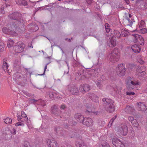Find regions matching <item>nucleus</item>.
Segmentation results:
<instances>
[{
	"label": "nucleus",
	"mask_w": 147,
	"mask_h": 147,
	"mask_svg": "<svg viewBox=\"0 0 147 147\" xmlns=\"http://www.w3.org/2000/svg\"><path fill=\"white\" fill-rule=\"evenodd\" d=\"M102 101L105 104V109L109 113L113 112L115 110V106L113 104V101L111 99L103 98Z\"/></svg>",
	"instance_id": "nucleus-1"
},
{
	"label": "nucleus",
	"mask_w": 147,
	"mask_h": 147,
	"mask_svg": "<svg viewBox=\"0 0 147 147\" xmlns=\"http://www.w3.org/2000/svg\"><path fill=\"white\" fill-rule=\"evenodd\" d=\"M110 60L112 63H115L119 60V55L118 54V50L117 48H115L109 55Z\"/></svg>",
	"instance_id": "nucleus-2"
},
{
	"label": "nucleus",
	"mask_w": 147,
	"mask_h": 147,
	"mask_svg": "<svg viewBox=\"0 0 147 147\" xmlns=\"http://www.w3.org/2000/svg\"><path fill=\"white\" fill-rule=\"evenodd\" d=\"M140 83L137 80L131 78H128L126 81L127 87L129 89H133V87L139 85Z\"/></svg>",
	"instance_id": "nucleus-3"
},
{
	"label": "nucleus",
	"mask_w": 147,
	"mask_h": 147,
	"mask_svg": "<svg viewBox=\"0 0 147 147\" xmlns=\"http://www.w3.org/2000/svg\"><path fill=\"white\" fill-rule=\"evenodd\" d=\"M125 68L124 65L123 64H120L118 65L116 68V73L119 76H123L125 74Z\"/></svg>",
	"instance_id": "nucleus-4"
},
{
	"label": "nucleus",
	"mask_w": 147,
	"mask_h": 147,
	"mask_svg": "<svg viewBox=\"0 0 147 147\" xmlns=\"http://www.w3.org/2000/svg\"><path fill=\"white\" fill-rule=\"evenodd\" d=\"M81 121L83 124L87 126H90L92 125L93 121L92 119L90 118H84L83 116L80 117Z\"/></svg>",
	"instance_id": "nucleus-5"
},
{
	"label": "nucleus",
	"mask_w": 147,
	"mask_h": 147,
	"mask_svg": "<svg viewBox=\"0 0 147 147\" xmlns=\"http://www.w3.org/2000/svg\"><path fill=\"white\" fill-rule=\"evenodd\" d=\"M112 143L116 147H125L124 144L117 138H115L113 140Z\"/></svg>",
	"instance_id": "nucleus-6"
},
{
	"label": "nucleus",
	"mask_w": 147,
	"mask_h": 147,
	"mask_svg": "<svg viewBox=\"0 0 147 147\" xmlns=\"http://www.w3.org/2000/svg\"><path fill=\"white\" fill-rule=\"evenodd\" d=\"M3 32L5 34H11L13 36H16L18 35L17 32H16L14 31L10 30L6 27H4L3 28Z\"/></svg>",
	"instance_id": "nucleus-7"
},
{
	"label": "nucleus",
	"mask_w": 147,
	"mask_h": 147,
	"mask_svg": "<svg viewBox=\"0 0 147 147\" xmlns=\"http://www.w3.org/2000/svg\"><path fill=\"white\" fill-rule=\"evenodd\" d=\"M133 40L135 43H139L140 42V41L143 42L144 41L143 38L141 36L138 34H133Z\"/></svg>",
	"instance_id": "nucleus-8"
},
{
	"label": "nucleus",
	"mask_w": 147,
	"mask_h": 147,
	"mask_svg": "<svg viewBox=\"0 0 147 147\" xmlns=\"http://www.w3.org/2000/svg\"><path fill=\"white\" fill-rule=\"evenodd\" d=\"M127 127L126 125H124L119 129L118 132V134L121 135L125 136L127 134Z\"/></svg>",
	"instance_id": "nucleus-9"
},
{
	"label": "nucleus",
	"mask_w": 147,
	"mask_h": 147,
	"mask_svg": "<svg viewBox=\"0 0 147 147\" xmlns=\"http://www.w3.org/2000/svg\"><path fill=\"white\" fill-rule=\"evenodd\" d=\"M90 89V86L87 84H82L80 88V91L83 93L85 92H87L89 91Z\"/></svg>",
	"instance_id": "nucleus-10"
},
{
	"label": "nucleus",
	"mask_w": 147,
	"mask_h": 147,
	"mask_svg": "<svg viewBox=\"0 0 147 147\" xmlns=\"http://www.w3.org/2000/svg\"><path fill=\"white\" fill-rule=\"evenodd\" d=\"M47 142V145L49 147H58L57 142L54 140H48Z\"/></svg>",
	"instance_id": "nucleus-11"
},
{
	"label": "nucleus",
	"mask_w": 147,
	"mask_h": 147,
	"mask_svg": "<svg viewBox=\"0 0 147 147\" xmlns=\"http://www.w3.org/2000/svg\"><path fill=\"white\" fill-rule=\"evenodd\" d=\"M24 45L22 43L21 46H16L14 47V49L15 50L16 53H20L24 51Z\"/></svg>",
	"instance_id": "nucleus-12"
},
{
	"label": "nucleus",
	"mask_w": 147,
	"mask_h": 147,
	"mask_svg": "<svg viewBox=\"0 0 147 147\" xmlns=\"http://www.w3.org/2000/svg\"><path fill=\"white\" fill-rule=\"evenodd\" d=\"M128 119L132 123V125L136 127H138L139 125L138 123L137 122L136 119H134L132 117L129 116L128 117Z\"/></svg>",
	"instance_id": "nucleus-13"
},
{
	"label": "nucleus",
	"mask_w": 147,
	"mask_h": 147,
	"mask_svg": "<svg viewBox=\"0 0 147 147\" xmlns=\"http://www.w3.org/2000/svg\"><path fill=\"white\" fill-rule=\"evenodd\" d=\"M88 96L90 98L95 102H98L99 100V98L94 94L92 93H89Z\"/></svg>",
	"instance_id": "nucleus-14"
},
{
	"label": "nucleus",
	"mask_w": 147,
	"mask_h": 147,
	"mask_svg": "<svg viewBox=\"0 0 147 147\" xmlns=\"http://www.w3.org/2000/svg\"><path fill=\"white\" fill-rule=\"evenodd\" d=\"M137 107L138 108L139 110H141L142 111H145L146 109V107L144 104L141 102L137 103Z\"/></svg>",
	"instance_id": "nucleus-15"
},
{
	"label": "nucleus",
	"mask_w": 147,
	"mask_h": 147,
	"mask_svg": "<svg viewBox=\"0 0 147 147\" xmlns=\"http://www.w3.org/2000/svg\"><path fill=\"white\" fill-rule=\"evenodd\" d=\"M9 65L8 63L6 62L5 59H4L3 60V63L2 65V67L3 70L5 72H8V68Z\"/></svg>",
	"instance_id": "nucleus-16"
},
{
	"label": "nucleus",
	"mask_w": 147,
	"mask_h": 147,
	"mask_svg": "<svg viewBox=\"0 0 147 147\" xmlns=\"http://www.w3.org/2000/svg\"><path fill=\"white\" fill-rule=\"evenodd\" d=\"M132 50L136 53H138L140 51V49L139 47L137 45H134L131 47Z\"/></svg>",
	"instance_id": "nucleus-17"
},
{
	"label": "nucleus",
	"mask_w": 147,
	"mask_h": 147,
	"mask_svg": "<svg viewBox=\"0 0 147 147\" xmlns=\"http://www.w3.org/2000/svg\"><path fill=\"white\" fill-rule=\"evenodd\" d=\"M49 96L51 98H57L58 96V94L55 92H50L49 94Z\"/></svg>",
	"instance_id": "nucleus-18"
},
{
	"label": "nucleus",
	"mask_w": 147,
	"mask_h": 147,
	"mask_svg": "<svg viewBox=\"0 0 147 147\" xmlns=\"http://www.w3.org/2000/svg\"><path fill=\"white\" fill-rule=\"evenodd\" d=\"M139 69L137 70L136 72V75L138 77L142 76L144 75L145 72L143 71H141L140 70L139 71Z\"/></svg>",
	"instance_id": "nucleus-19"
},
{
	"label": "nucleus",
	"mask_w": 147,
	"mask_h": 147,
	"mask_svg": "<svg viewBox=\"0 0 147 147\" xmlns=\"http://www.w3.org/2000/svg\"><path fill=\"white\" fill-rule=\"evenodd\" d=\"M121 34L120 32L117 30L114 31V34L112 36L113 38H115V36L117 37L118 38H120Z\"/></svg>",
	"instance_id": "nucleus-20"
},
{
	"label": "nucleus",
	"mask_w": 147,
	"mask_h": 147,
	"mask_svg": "<svg viewBox=\"0 0 147 147\" xmlns=\"http://www.w3.org/2000/svg\"><path fill=\"white\" fill-rule=\"evenodd\" d=\"M83 116L82 115H81L79 113H77V114H76L74 115V117L75 118L77 119L78 121H79V122L81 123L82 121H81V119H80V117Z\"/></svg>",
	"instance_id": "nucleus-21"
},
{
	"label": "nucleus",
	"mask_w": 147,
	"mask_h": 147,
	"mask_svg": "<svg viewBox=\"0 0 147 147\" xmlns=\"http://www.w3.org/2000/svg\"><path fill=\"white\" fill-rule=\"evenodd\" d=\"M4 44L3 41L0 39V52H2L4 50Z\"/></svg>",
	"instance_id": "nucleus-22"
},
{
	"label": "nucleus",
	"mask_w": 147,
	"mask_h": 147,
	"mask_svg": "<svg viewBox=\"0 0 147 147\" xmlns=\"http://www.w3.org/2000/svg\"><path fill=\"white\" fill-rule=\"evenodd\" d=\"M128 34L127 31L125 29H122L121 30V35L123 37L126 36Z\"/></svg>",
	"instance_id": "nucleus-23"
},
{
	"label": "nucleus",
	"mask_w": 147,
	"mask_h": 147,
	"mask_svg": "<svg viewBox=\"0 0 147 147\" xmlns=\"http://www.w3.org/2000/svg\"><path fill=\"white\" fill-rule=\"evenodd\" d=\"M14 42L12 39H10L7 41V45L8 47H11L13 45Z\"/></svg>",
	"instance_id": "nucleus-24"
},
{
	"label": "nucleus",
	"mask_w": 147,
	"mask_h": 147,
	"mask_svg": "<svg viewBox=\"0 0 147 147\" xmlns=\"http://www.w3.org/2000/svg\"><path fill=\"white\" fill-rule=\"evenodd\" d=\"M21 117L24 119L25 121H28V118L27 117L24 111H22L21 112Z\"/></svg>",
	"instance_id": "nucleus-25"
},
{
	"label": "nucleus",
	"mask_w": 147,
	"mask_h": 147,
	"mask_svg": "<svg viewBox=\"0 0 147 147\" xmlns=\"http://www.w3.org/2000/svg\"><path fill=\"white\" fill-rule=\"evenodd\" d=\"M132 110V108L128 106H127L125 109V112L127 113H130Z\"/></svg>",
	"instance_id": "nucleus-26"
},
{
	"label": "nucleus",
	"mask_w": 147,
	"mask_h": 147,
	"mask_svg": "<svg viewBox=\"0 0 147 147\" xmlns=\"http://www.w3.org/2000/svg\"><path fill=\"white\" fill-rule=\"evenodd\" d=\"M138 61L141 64H143L144 63V61L142 59V56H139L137 58Z\"/></svg>",
	"instance_id": "nucleus-27"
},
{
	"label": "nucleus",
	"mask_w": 147,
	"mask_h": 147,
	"mask_svg": "<svg viewBox=\"0 0 147 147\" xmlns=\"http://www.w3.org/2000/svg\"><path fill=\"white\" fill-rule=\"evenodd\" d=\"M17 13H14L9 15V17L12 19H16L17 18Z\"/></svg>",
	"instance_id": "nucleus-28"
},
{
	"label": "nucleus",
	"mask_w": 147,
	"mask_h": 147,
	"mask_svg": "<svg viewBox=\"0 0 147 147\" xmlns=\"http://www.w3.org/2000/svg\"><path fill=\"white\" fill-rule=\"evenodd\" d=\"M29 101L30 102L32 103H35L36 102H42V101L41 100H36L34 99H30L29 100Z\"/></svg>",
	"instance_id": "nucleus-29"
},
{
	"label": "nucleus",
	"mask_w": 147,
	"mask_h": 147,
	"mask_svg": "<svg viewBox=\"0 0 147 147\" xmlns=\"http://www.w3.org/2000/svg\"><path fill=\"white\" fill-rule=\"evenodd\" d=\"M111 43L112 46H115L116 45V39L112 38V39L111 40Z\"/></svg>",
	"instance_id": "nucleus-30"
},
{
	"label": "nucleus",
	"mask_w": 147,
	"mask_h": 147,
	"mask_svg": "<svg viewBox=\"0 0 147 147\" xmlns=\"http://www.w3.org/2000/svg\"><path fill=\"white\" fill-rule=\"evenodd\" d=\"M91 109V107H90L89 108H87V111H88V113H93L95 115H97L98 113V112H95L94 111V110L93 109L92 110Z\"/></svg>",
	"instance_id": "nucleus-31"
},
{
	"label": "nucleus",
	"mask_w": 147,
	"mask_h": 147,
	"mask_svg": "<svg viewBox=\"0 0 147 147\" xmlns=\"http://www.w3.org/2000/svg\"><path fill=\"white\" fill-rule=\"evenodd\" d=\"M4 122L7 124L11 123L12 122L11 119L9 118H7L4 119Z\"/></svg>",
	"instance_id": "nucleus-32"
},
{
	"label": "nucleus",
	"mask_w": 147,
	"mask_h": 147,
	"mask_svg": "<svg viewBox=\"0 0 147 147\" xmlns=\"http://www.w3.org/2000/svg\"><path fill=\"white\" fill-rule=\"evenodd\" d=\"M78 90L76 88H74L72 89L71 90V93L73 94H76Z\"/></svg>",
	"instance_id": "nucleus-33"
},
{
	"label": "nucleus",
	"mask_w": 147,
	"mask_h": 147,
	"mask_svg": "<svg viewBox=\"0 0 147 147\" xmlns=\"http://www.w3.org/2000/svg\"><path fill=\"white\" fill-rule=\"evenodd\" d=\"M105 26L107 32V33H109L110 30V28L109 24L107 23H106L105 24Z\"/></svg>",
	"instance_id": "nucleus-34"
},
{
	"label": "nucleus",
	"mask_w": 147,
	"mask_h": 147,
	"mask_svg": "<svg viewBox=\"0 0 147 147\" xmlns=\"http://www.w3.org/2000/svg\"><path fill=\"white\" fill-rule=\"evenodd\" d=\"M140 30H139V32L141 33L144 34L147 32V29L146 28H144L140 29Z\"/></svg>",
	"instance_id": "nucleus-35"
},
{
	"label": "nucleus",
	"mask_w": 147,
	"mask_h": 147,
	"mask_svg": "<svg viewBox=\"0 0 147 147\" xmlns=\"http://www.w3.org/2000/svg\"><path fill=\"white\" fill-rule=\"evenodd\" d=\"M76 145L77 147H87V146L85 145L84 144H81L78 142L76 143Z\"/></svg>",
	"instance_id": "nucleus-36"
},
{
	"label": "nucleus",
	"mask_w": 147,
	"mask_h": 147,
	"mask_svg": "<svg viewBox=\"0 0 147 147\" xmlns=\"http://www.w3.org/2000/svg\"><path fill=\"white\" fill-rule=\"evenodd\" d=\"M139 27L141 28L142 27H144L145 25V22L143 20H141L139 23Z\"/></svg>",
	"instance_id": "nucleus-37"
},
{
	"label": "nucleus",
	"mask_w": 147,
	"mask_h": 147,
	"mask_svg": "<svg viewBox=\"0 0 147 147\" xmlns=\"http://www.w3.org/2000/svg\"><path fill=\"white\" fill-rule=\"evenodd\" d=\"M115 118V117H114L113 118H112L109 121V124L108 125V127H110L111 126L112 123L114 121V120Z\"/></svg>",
	"instance_id": "nucleus-38"
},
{
	"label": "nucleus",
	"mask_w": 147,
	"mask_h": 147,
	"mask_svg": "<svg viewBox=\"0 0 147 147\" xmlns=\"http://www.w3.org/2000/svg\"><path fill=\"white\" fill-rule=\"evenodd\" d=\"M15 125L16 126H24V123L21 122H18L15 124Z\"/></svg>",
	"instance_id": "nucleus-39"
},
{
	"label": "nucleus",
	"mask_w": 147,
	"mask_h": 147,
	"mask_svg": "<svg viewBox=\"0 0 147 147\" xmlns=\"http://www.w3.org/2000/svg\"><path fill=\"white\" fill-rule=\"evenodd\" d=\"M48 64H49L48 63H47L46 65L45 66V68H44V71L43 73L42 74H39V75L40 76H42L44 75L45 74V71H46V69H47V66L48 65Z\"/></svg>",
	"instance_id": "nucleus-40"
},
{
	"label": "nucleus",
	"mask_w": 147,
	"mask_h": 147,
	"mask_svg": "<svg viewBox=\"0 0 147 147\" xmlns=\"http://www.w3.org/2000/svg\"><path fill=\"white\" fill-rule=\"evenodd\" d=\"M21 3L24 5H27V2L26 0H22Z\"/></svg>",
	"instance_id": "nucleus-41"
},
{
	"label": "nucleus",
	"mask_w": 147,
	"mask_h": 147,
	"mask_svg": "<svg viewBox=\"0 0 147 147\" xmlns=\"http://www.w3.org/2000/svg\"><path fill=\"white\" fill-rule=\"evenodd\" d=\"M126 94L127 95H134L135 94V93L133 92H127Z\"/></svg>",
	"instance_id": "nucleus-42"
},
{
	"label": "nucleus",
	"mask_w": 147,
	"mask_h": 147,
	"mask_svg": "<svg viewBox=\"0 0 147 147\" xmlns=\"http://www.w3.org/2000/svg\"><path fill=\"white\" fill-rule=\"evenodd\" d=\"M4 6H1L0 9V12H1L2 13H4V11H3V9H4Z\"/></svg>",
	"instance_id": "nucleus-43"
},
{
	"label": "nucleus",
	"mask_w": 147,
	"mask_h": 147,
	"mask_svg": "<svg viewBox=\"0 0 147 147\" xmlns=\"http://www.w3.org/2000/svg\"><path fill=\"white\" fill-rule=\"evenodd\" d=\"M29 144L28 142H26L25 143L23 147H30Z\"/></svg>",
	"instance_id": "nucleus-44"
},
{
	"label": "nucleus",
	"mask_w": 147,
	"mask_h": 147,
	"mask_svg": "<svg viewBox=\"0 0 147 147\" xmlns=\"http://www.w3.org/2000/svg\"><path fill=\"white\" fill-rule=\"evenodd\" d=\"M27 125L29 129H31L32 128L33 126L31 124H30L28 122L27 123Z\"/></svg>",
	"instance_id": "nucleus-45"
},
{
	"label": "nucleus",
	"mask_w": 147,
	"mask_h": 147,
	"mask_svg": "<svg viewBox=\"0 0 147 147\" xmlns=\"http://www.w3.org/2000/svg\"><path fill=\"white\" fill-rule=\"evenodd\" d=\"M17 117V119H18V121H22L21 120L22 119V118H21V116H20L18 115Z\"/></svg>",
	"instance_id": "nucleus-46"
},
{
	"label": "nucleus",
	"mask_w": 147,
	"mask_h": 147,
	"mask_svg": "<svg viewBox=\"0 0 147 147\" xmlns=\"http://www.w3.org/2000/svg\"><path fill=\"white\" fill-rule=\"evenodd\" d=\"M16 129H13L12 131V133L13 134H16Z\"/></svg>",
	"instance_id": "nucleus-47"
},
{
	"label": "nucleus",
	"mask_w": 147,
	"mask_h": 147,
	"mask_svg": "<svg viewBox=\"0 0 147 147\" xmlns=\"http://www.w3.org/2000/svg\"><path fill=\"white\" fill-rule=\"evenodd\" d=\"M12 26L14 27L15 28H16L17 30L18 28V26H17V24H13Z\"/></svg>",
	"instance_id": "nucleus-48"
},
{
	"label": "nucleus",
	"mask_w": 147,
	"mask_h": 147,
	"mask_svg": "<svg viewBox=\"0 0 147 147\" xmlns=\"http://www.w3.org/2000/svg\"><path fill=\"white\" fill-rule=\"evenodd\" d=\"M61 110H64V105H63L61 106L60 107Z\"/></svg>",
	"instance_id": "nucleus-49"
},
{
	"label": "nucleus",
	"mask_w": 147,
	"mask_h": 147,
	"mask_svg": "<svg viewBox=\"0 0 147 147\" xmlns=\"http://www.w3.org/2000/svg\"><path fill=\"white\" fill-rule=\"evenodd\" d=\"M86 1L88 4H90L92 3V0H86Z\"/></svg>",
	"instance_id": "nucleus-50"
},
{
	"label": "nucleus",
	"mask_w": 147,
	"mask_h": 147,
	"mask_svg": "<svg viewBox=\"0 0 147 147\" xmlns=\"http://www.w3.org/2000/svg\"><path fill=\"white\" fill-rule=\"evenodd\" d=\"M27 96H28V97H32V94H30L29 93H28V94L27 95Z\"/></svg>",
	"instance_id": "nucleus-51"
},
{
	"label": "nucleus",
	"mask_w": 147,
	"mask_h": 147,
	"mask_svg": "<svg viewBox=\"0 0 147 147\" xmlns=\"http://www.w3.org/2000/svg\"><path fill=\"white\" fill-rule=\"evenodd\" d=\"M97 86L98 87H100V83L98 82L97 84Z\"/></svg>",
	"instance_id": "nucleus-52"
},
{
	"label": "nucleus",
	"mask_w": 147,
	"mask_h": 147,
	"mask_svg": "<svg viewBox=\"0 0 147 147\" xmlns=\"http://www.w3.org/2000/svg\"><path fill=\"white\" fill-rule=\"evenodd\" d=\"M23 92L24 94L26 95V96L27 95L28 93V92H27L25 91Z\"/></svg>",
	"instance_id": "nucleus-53"
},
{
	"label": "nucleus",
	"mask_w": 147,
	"mask_h": 147,
	"mask_svg": "<svg viewBox=\"0 0 147 147\" xmlns=\"http://www.w3.org/2000/svg\"><path fill=\"white\" fill-rule=\"evenodd\" d=\"M126 2L127 4L129 3V0H124Z\"/></svg>",
	"instance_id": "nucleus-54"
},
{
	"label": "nucleus",
	"mask_w": 147,
	"mask_h": 147,
	"mask_svg": "<svg viewBox=\"0 0 147 147\" xmlns=\"http://www.w3.org/2000/svg\"><path fill=\"white\" fill-rule=\"evenodd\" d=\"M144 92H147V88H146L144 90Z\"/></svg>",
	"instance_id": "nucleus-55"
},
{
	"label": "nucleus",
	"mask_w": 147,
	"mask_h": 147,
	"mask_svg": "<svg viewBox=\"0 0 147 147\" xmlns=\"http://www.w3.org/2000/svg\"><path fill=\"white\" fill-rule=\"evenodd\" d=\"M108 143H106V147H110L108 145Z\"/></svg>",
	"instance_id": "nucleus-56"
},
{
	"label": "nucleus",
	"mask_w": 147,
	"mask_h": 147,
	"mask_svg": "<svg viewBox=\"0 0 147 147\" xmlns=\"http://www.w3.org/2000/svg\"><path fill=\"white\" fill-rule=\"evenodd\" d=\"M35 27L36 28V29H37V30L38 29V28L37 26H36Z\"/></svg>",
	"instance_id": "nucleus-57"
},
{
	"label": "nucleus",
	"mask_w": 147,
	"mask_h": 147,
	"mask_svg": "<svg viewBox=\"0 0 147 147\" xmlns=\"http://www.w3.org/2000/svg\"><path fill=\"white\" fill-rule=\"evenodd\" d=\"M129 16L130 18H131V14H129Z\"/></svg>",
	"instance_id": "nucleus-58"
},
{
	"label": "nucleus",
	"mask_w": 147,
	"mask_h": 147,
	"mask_svg": "<svg viewBox=\"0 0 147 147\" xmlns=\"http://www.w3.org/2000/svg\"><path fill=\"white\" fill-rule=\"evenodd\" d=\"M17 23L18 24H19V21H18V22H17L16 23V24H17Z\"/></svg>",
	"instance_id": "nucleus-59"
},
{
	"label": "nucleus",
	"mask_w": 147,
	"mask_h": 147,
	"mask_svg": "<svg viewBox=\"0 0 147 147\" xmlns=\"http://www.w3.org/2000/svg\"><path fill=\"white\" fill-rule=\"evenodd\" d=\"M57 80H59V81H60V80L59 79H57Z\"/></svg>",
	"instance_id": "nucleus-60"
},
{
	"label": "nucleus",
	"mask_w": 147,
	"mask_h": 147,
	"mask_svg": "<svg viewBox=\"0 0 147 147\" xmlns=\"http://www.w3.org/2000/svg\"><path fill=\"white\" fill-rule=\"evenodd\" d=\"M40 8H41V7H39L38 9H40Z\"/></svg>",
	"instance_id": "nucleus-61"
},
{
	"label": "nucleus",
	"mask_w": 147,
	"mask_h": 147,
	"mask_svg": "<svg viewBox=\"0 0 147 147\" xmlns=\"http://www.w3.org/2000/svg\"><path fill=\"white\" fill-rule=\"evenodd\" d=\"M12 28L14 29V28L12 27Z\"/></svg>",
	"instance_id": "nucleus-62"
}]
</instances>
